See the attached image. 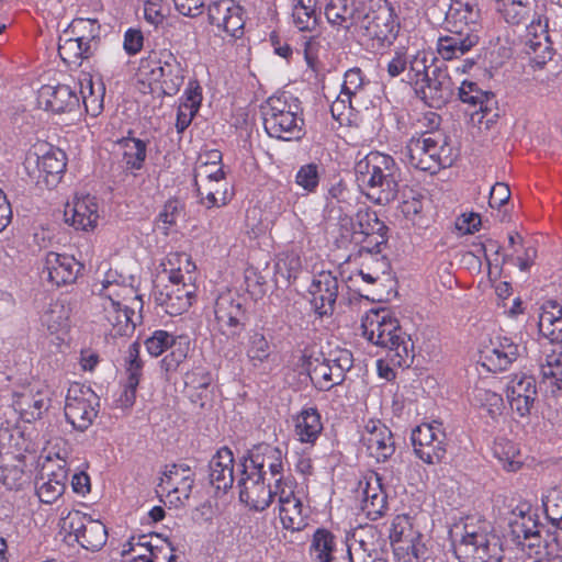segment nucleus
Segmentation results:
<instances>
[{
  "mask_svg": "<svg viewBox=\"0 0 562 562\" xmlns=\"http://www.w3.org/2000/svg\"><path fill=\"white\" fill-rule=\"evenodd\" d=\"M49 402L48 392L40 382L29 383L13 392L12 405L27 423L41 418L48 409Z\"/></svg>",
  "mask_w": 562,
  "mask_h": 562,
  "instance_id": "4be33fe9",
  "label": "nucleus"
},
{
  "mask_svg": "<svg viewBox=\"0 0 562 562\" xmlns=\"http://www.w3.org/2000/svg\"><path fill=\"white\" fill-rule=\"evenodd\" d=\"M496 11L502 15L506 23L519 25L525 23L531 13L530 1L515 2L496 7Z\"/></svg>",
  "mask_w": 562,
  "mask_h": 562,
  "instance_id": "338daca9",
  "label": "nucleus"
},
{
  "mask_svg": "<svg viewBox=\"0 0 562 562\" xmlns=\"http://www.w3.org/2000/svg\"><path fill=\"white\" fill-rule=\"evenodd\" d=\"M25 457L0 463V482L9 490H19L26 482Z\"/></svg>",
  "mask_w": 562,
  "mask_h": 562,
  "instance_id": "8fccbe9b",
  "label": "nucleus"
},
{
  "mask_svg": "<svg viewBox=\"0 0 562 562\" xmlns=\"http://www.w3.org/2000/svg\"><path fill=\"white\" fill-rule=\"evenodd\" d=\"M323 430V423L316 407H307L295 418V436L301 442L314 445Z\"/></svg>",
  "mask_w": 562,
  "mask_h": 562,
  "instance_id": "ea45409f",
  "label": "nucleus"
},
{
  "mask_svg": "<svg viewBox=\"0 0 562 562\" xmlns=\"http://www.w3.org/2000/svg\"><path fill=\"white\" fill-rule=\"evenodd\" d=\"M64 218L76 231L94 229L99 220V206L95 198L89 194L75 196L72 202L66 204Z\"/></svg>",
  "mask_w": 562,
  "mask_h": 562,
  "instance_id": "c756f323",
  "label": "nucleus"
},
{
  "mask_svg": "<svg viewBox=\"0 0 562 562\" xmlns=\"http://www.w3.org/2000/svg\"><path fill=\"white\" fill-rule=\"evenodd\" d=\"M542 505L548 520L562 530V490H551L542 498Z\"/></svg>",
  "mask_w": 562,
  "mask_h": 562,
  "instance_id": "774afa93",
  "label": "nucleus"
},
{
  "mask_svg": "<svg viewBox=\"0 0 562 562\" xmlns=\"http://www.w3.org/2000/svg\"><path fill=\"white\" fill-rule=\"evenodd\" d=\"M68 454L66 447L59 449L55 453L56 464H53L54 458L52 452H48L46 457L47 464L43 467L48 472L46 474L42 473L35 482L36 495L42 503L53 504L64 494L69 472Z\"/></svg>",
  "mask_w": 562,
  "mask_h": 562,
  "instance_id": "f8f14e48",
  "label": "nucleus"
},
{
  "mask_svg": "<svg viewBox=\"0 0 562 562\" xmlns=\"http://www.w3.org/2000/svg\"><path fill=\"white\" fill-rule=\"evenodd\" d=\"M459 98L463 103L475 108L471 113V120L488 128L498 117L497 100L492 91L483 90L477 83L463 81L459 87Z\"/></svg>",
  "mask_w": 562,
  "mask_h": 562,
  "instance_id": "2eb2a0df",
  "label": "nucleus"
},
{
  "mask_svg": "<svg viewBox=\"0 0 562 562\" xmlns=\"http://www.w3.org/2000/svg\"><path fill=\"white\" fill-rule=\"evenodd\" d=\"M68 35L69 33L65 32L59 37L58 54L67 66L78 67L83 59L92 56L95 49L86 45V42L80 41L78 37Z\"/></svg>",
  "mask_w": 562,
  "mask_h": 562,
  "instance_id": "a19ab883",
  "label": "nucleus"
},
{
  "mask_svg": "<svg viewBox=\"0 0 562 562\" xmlns=\"http://www.w3.org/2000/svg\"><path fill=\"white\" fill-rule=\"evenodd\" d=\"M525 50L535 67L542 68L554 55L549 35V18L532 19L526 30Z\"/></svg>",
  "mask_w": 562,
  "mask_h": 562,
  "instance_id": "a211bd4d",
  "label": "nucleus"
},
{
  "mask_svg": "<svg viewBox=\"0 0 562 562\" xmlns=\"http://www.w3.org/2000/svg\"><path fill=\"white\" fill-rule=\"evenodd\" d=\"M414 452L427 464L440 463L447 453V435L440 422L417 426L411 436Z\"/></svg>",
  "mask_w": 562,
  "mask_h": 562,
  "instance_id": "ddd939ff",
  "label": "nucleus"
},
{
  "mask_svg": "<svg viewBox=\"0 0 562 562\" xmlns=\"http://www.w3.org/2000/svg\"><path fill=\"white\" fill-rule=\"evenodd\" d=\"M415 90L430 108H440L453 95L454 85L447 70L435 67Z\"/></svg>",
  "mask_w": 562,
  "mask_h": 562,
  "instance_id": "c85d7f7f",
  "label": "nucleus"
},
{
  "mask_svg": "<svg viewBox=\"0 0 562 562\" xmlns=\"http://www.w3.org/2000/svg\"><path fill=\"white\" fill-rule=\"evenodd\" d=\"M209 480L212 486L226 492L234 483V457L231 449L223 447L209 462Z\"/></svg>",
  "mask_w": 562,
  "mask_h": 562,
  "instance_id": "c9c22d12",
  "label": "nucleus"
},
{
  "mask_svg": "<svg viewBox=\"0 0 562 562\" xmlns=\"http://www.w3.org/2000/svg\"><path fill=\"white\" fill-rule=\"evenodd\" d=\"M479 16L480 11L475 0H453L447 12V22L450 25L477 30Z\"/></svg>",
  "mask_w": 562,
  "mask_h": 562,
  "instance_id": "79ce46f5",
  "label": "nucleus"
},
{
  "mask_svg": "<svg viewBox=\"0 0 562 562\" xmlns=\"http://www.w3.org/2000/svg\"><path fill=\"white\" fill-rule=\"evenodd\" d=\"M400 32V21L389 2L379 4L375 9L362 8V13L356 33L374 48L391 46Z\"/></svg>",
  "mask_w": 562,
  "mask_h": 562,
  "instance_id": "1a4fd4ad",
  "label": "nucleus"
},
{
  "mask_svg": "<svg viewBox=\"0 0 562 562\" xmlns=\"http://www.w3.org/2000/svg\"><path fill=\"white\" fill-rule=\"evenodd\" d=\"M506 391L512 409L520 417L528 416L537 398L536 379L525 372L514 373L509 378Z\"/></svg>",
  "mask_w": 562,
  "mask_h": 562,
  "instance_id": "b1692460",
  "label": "nucleus"
},
{
  "mask_svg": "<svg viewBox=\"0 0 562 562\" xmlns=\"http://www.w3.org/2000/svg\"><path fill=\"white\" fill-rule=\"evenodd\" d=\"M469 400L474 407L485 411L493 420H497L505 408L502 395L492 390L486 380L475 383L469 394Z\"/></svg>",
  "mask_w": 562,
  "mask_h": 562,
  "instance_id": "e433bc0d",
  "label": "nucleus"
},
{
  "mask_svg": "<svg viewBox=\"0 0 562 562\" xmlns=\"http://www.w3.org/2000/svg\"><path fill=\"white\" fill-rule=\"evenodd\" d=\"M363 337L371 344L387 349L390 360L398 367L409 366L413 359L409 337L390 311H370L362 319Z\"/></svg>",
  "mask_w": 562,
  "mask_h": 562,
  "instance_id": "7ed1b4c3",
  "label": "nucleus"
},
{
  "mask_svg": "<svg viewBox=\"0 0 562 562\" xmlns=\"http://www.w3.org/2000/svg\"><path fill=\"white\" fill-rule=\"evenodd\" d=\"M213 329L227 339L236 340L245 331L249 321L246 299L235 291L217 295L214 303Z\"/></svg>",
  "mask_w": 562,
  "mask_h": 562,
  "instance_id": "9d476101",
  "label": "nucleus"
},
{
  "mask_svg": "<svg viewBox=\"0 0 562 562\" xmlns=\"http://www.w3.org/2000/svg\"><path fill=\"white\" fill-rule=\"evenodd\" d=\"M306 366L312 383L321 391H328L342 383L341 380H335V372L321 357H308Z\"/></svg>",
  "mask_w": 562,
  "mask_h": 562,
  "instance_id": "a18cd8bd",
  "label": "nucleus"
},
{
  "mask_svg": "<svg viewBox=\"0 0 562 562\" xmlns=\"http://www.w3.org/2000/svg\"><path fill=\"white\" fill-rule=\"evenodd\" d=\"M381 280V271H368V261L363 262L357 272L352 273L346 280L347 286L357 292L361 297L369 299L364 292L368 285H374Z\"/></svg>",
  "mask_w": 562,
  "mask_h": 562,
  "instance_id": "6e6d98bb",
  "label": "nucleus"
},
{
  "mask_svg": "<svg viewBox=\"0 0 562 562\" xmlns=\"http://www.w3.org/2000/svg\"><path fill=\"white\" fill-rule=\"evenodd\" d=\"M69 535L88 551H99L108 540V530L103 522L92 519L87 514L79 510L69 513L68 517Z\"/></svg>",
  "mask_w": 562,
  "mask_h": 562,
  "instance_id": "f3484780",
  "label": "nucleus"
},
{
  "mask_svg": "<svg viewBox=\"0 0 562 562\" xmlns=\"http://www.w3.org/2000/svg\"><path fill=\"white\" fill-rule=\"evenodd\" d=\"M193 482L189 465L171 464L164 472L159 488L161 492H166V498L170 505L180 507L190 498Z\"/></svg>",
  "mask_w": 562,
  "mask_h": 562,
  "instance_id": "412c9836",
  "label": "nucleus"
},
{
  "mask_svg": "<svg viewBox=\"0 0 562 562\" xmlns=\"http://www.w3.org/2000/svg\"><path fill=\"white\" fill-rule=\"evenodd\" d=\"M406 81L415 86V89L427 79L431 70L427 66L425 53H409Z\"/></svg>",
  "mask_w": 562,
  "mask_h": 562,
  "instance_id": "69168bd1",
  "label": "nucleus"
},
{
  "mask_svg": "<svg viewBox=\"0 0 562 562\" xmlns=\"http://www.w3.org/2000/svg\"><path fill=\"white\" fill-rule=\"evenodd\" d=\"M338 279L330 271L316 273L308 288L311 304L319 316L330 315L334 312L338 297Z\"/></svg>",
  "mask_w": 562,
  "mask_h": 562,
  "instance_id": "393cba45",
  "label": "nucleus"
},
{
  "mask_svg": "<svg viewBox=\"0 0 562 562\" xmlns=\"http://www.w3.org/2000/svg\"><path fill=\"white\" fill-rule=\"evenodd\" d=\"M99 396L88 386L75 383L66 395L65 417L77 430L85 431L98 416Z\"/></svg>",
  "mask_w": 562,
  "mask_h": 562,
  "instance_id": "9b49d317",
  "label": "nucleus"
},
{
  "mask_svg": "<svg viewBox=\"0 0 562 562\" xmlns=\"http://www.w3.org/2000/svg\"><path fill=\"white\" fill-rule=\"evenodd\" d=\"M38 103L54 113L71 112L79 108L80 97L67 85H45L38 91Z\"/></svg>",
  "mask_w": 562,
  "mask_h": 562,
  "instance_id": "7c9ffc66",
  "label": "nucleus"
},
{
  "mask_svg": "<svg viewBox=\"0 0 562 562\" xmlns=\"http://www.w3.org/2000/svg\"><path fill=\"white\" fill-rule=\"evenodd\" d=\"M292 21L300 31L314 30L318 21L316 0H292Z\"/></svg>",
  "mask_w": 562,
  "mask_h": 562,
  "instance_id": "de8ad7c7",
  "label": "nucleus"
},
{
  "mask_svg": "<svg viewBox=\"0 0 562 562\" xmlns=\"http://www.w3.org/2000/svg\"><path fill=\"white\" fill-rule=\"evenodd\" d=\"M361 445L376 462L387 461L395 452L392 431L380 420H369L361 431Z\"/></svg>",
  "mask_w": 562,
  "mask_h": 562,
  "instance_id": "5701e85b",
  "label": "nucleus"
},
{
  "mask_svg": "<svg viewBox=\"0 0 562 562\" xmlns=\"http://www.w3.org/2000/svg\"><path fill=\"white\" fill-rule=\"evenodd\" d=\"M402 156L407 166L431 175L450 167L456 157L447 138L441 133L435 132H422L412 136Z\"/></svg>",
  "mask_w": 562,
  "mask_h": 562,
  "instance_id": "39448f33",
  "label": "nucleus"
},
{
  "mask_svg": "<svg viewBox=\"0 0 562 562\" xmlns=\"http://www.w3.org/2000/svg\"><path fill=\"white\" fill-rule=\"evenodd\" d=\"M81 265L69 255L50 251L45 257L44 271L47 280L57 285L72 283L80 271Z\"/></svg>",
  "mask_w": 562,
  "mask_h": 562,
  "instance_id": "72a5a7b5",
  "label": "nucleus"
},
{
  "mask_svg": "<svg viewBox=\"0 0 562 562\" xmlns=\"http://www.w3.org/2000/svg\"><path fill=\"white\" fill-rule=\"evenodd\" d=\"M493 453L506 471L515 472L522 464L520 453L512 441L505 439L497 440L494 443Z\"/></svg>",
  "mask_w": 562,
  "mask_h": 562,
  "instance_id": "603ef678",
  "label": "nucleus"
},
{
  "mask_svg": "<svg viewBox=\"0 0 562 562\" xmlns=\"http://www.w3.org/2000/svg\"><path fill=\"white\" fill-rule=\"evenodd\" d=\"M283 452L280 448L269 443H260L249 450V471L258 472L266 477L269 472V481L274 483V487L282 482H286L289 476H284Z\"/></svg>",
  "mask_w": 562,
  "mask_h": 562,
  "instance_id": "aec40b11",
  "label": "nucleus"
},
{
  "mask_svg": "<svg viewBox=\"0 0 562 562\" xmlns=\"http://www.w3.org/2000/svg\"><path fill=\"white\" fill-rule=\"evenodd\" d=\"M274 495L283 528L291 531L302 530L306 526V513L296 482L289 476L286 482L274 487Z\"/></svg>",
  "mask_w": 562,
  "mask_h": 562,
  "instance_id": "4468645a",
  "label": "nucleus"
},
{
  "mask_svg": "<svg viewBox=\"0 0 562 562\" xmlns=\"http://www.w3.org/2000/svg\"><path fill=\"white\" fill-rule=\"evenodd\" d=\"M70 313L71 310L64 300H56L43 312L41 322L52 334H55L68 328Z\"/></svg>",
  "mask_w": 562,
  "mask_h": 562,
  "instance_id": "c03bdc74",
  "label": "nucleus"
},
{
  "mask_svg": "<svg viewBox=\"0 0 562 562\" xmlns=\"http://www.w3.org/2000/svg\"><path fill=\"white\" fill-rule=\"evenodd\" d=\"M539 333L550 342L562 341V305L548 301L542 305L538 322Z\"/></svg>",
  "mask_w": 562,
  "mask_h": 562,
  "instance_id": "4c0bfd02",
  "label": "nucleus"
},
{
  "mask_svg": "<svg viewBox=\"0 0 562 562\" xmlns=\"http://www.w3.org/2000/svg\"><path fill=\"white\" fill-rule=\"evenodd\" d=\"M182 260L186 261V268L188 272H190V268H195L187 254L179 252L169 254L166 257V260L161 263V266L164 267V272L168 273V279L171 282L172 286H176V289L183 288V285L184 289H187V284L184 283V276L181 272V268H176V265H180Z\"/></svg>",
  "mask_w": 562,
  "mask_h": 562,
  "instance_id": "4d7b16f0",
  "label": "nucleus"
},
{
  "mask_svg": "<svg viewBox=\"0 0 562 562\" xmlns=\"http://www.w3.org/2000/svg\"><path fill=\"white\" fill-rule=\"evenodd\" d=\"M24 168L29 177L48 189L56 187L67 166V156L60 148L37 143L26 153Z\"/></svg>",
  "mask_w": 562,
  "mask_h": 562,
  "instance_id": "6e6552de",
  "label": "nucleus"
},
{
  "mask_svg": "<svg viewBox=\"0 0 562 562\" xmlns=\"http://www.w3.org/2000/svg\"><path fill=\"white\" fill-rule=\"evenodd\" d=\"M510 528L517 544L524 550L528 549L529 555L539 554L541 547L549 548L541 535L542 526L531 510H520L519 515L510 522Z\"/></svg>",
  "mask_w": 562,
  "mask_h": 562,
  "instance_id": "a878e982",
  "label": "nucleus"
},
{
  "mask_svg": "<svg viewBox=\"0 0 562 562\" xmlns=\"http://www.w3.org/2000/svg\"><path fill=\"white\" fill-rule=\"evenodd\" d=\"M480 42V35L474 27L451 25L450 34L440 36L437 52L445 60L460 58L469 53Z\"/></svg>",
  "mask_w": 562,
  "mask_h": 562,
  "instance_id": "bb28decb",
  "label": "nucleus"
},
{
  "mask_svg": "<svg viewBox=\"0 0 562 562\" xmlns=\"http://www.w3.org/2000/svg\"><path fill=\"white\" fill-rule=\"evenodd\" d=\"M335 547V537L325 529H318L313 537L311 554L318 562H330Z\"/></svg>",
  "mask_w": 562,
  "mask_h": 562,
  "instance_id": "13d9d810",
  "label": "nucleus"
},
{
  "mask_svg": "<svg viewBox=\"0 0 562 562\" xmlns=\"http://www.w3.org/2000/svg\"><path fill=\"white\" fill-rule=\"evenodd\" d=\"M387 226L380 221L376 212L366 209H360L356 214L355 236H371L373 237L374 245H384L387 241Z\"/></svg>",
  "mask_w": 562,
  "mask_h": 562,
  "instance_id": "58836bf2",
  "label": "nucleus"
},
{
  "mask_svg": "<svg viewBox=\"0 0 562 562\" xmlns=\"http://www.w3.org/2000/svg\"><path fill=\"white\" fill-rule=\"evenodd\" d=\"M330 369L335 372V380H341L344 382L346 373L353 366L352 353L342 348H335L329 350L327 355L321 353L319 356Z\"/></svg>",
  "mask_w": 562,
  "mask_h": 562,
  "instance_id": "5fc2aeb1",
  "label": "nucleus"
},
{
  "mask_svg": "<svg viewBox=\"0 0 562 562\" xmlns=\"http://www.w3.org/2000/svg\"><path fill=\"white\" fill-rule=\"evenodd\" d=\"M243 476L238 481L239 499L250 509L262 512L274 501V483L258 472L249 471L248 464H244Z\"/></svg>",
  "mask_w": 562,
  "mask_h": 562,
  "instance_id": "dca6fc26",
  "label": "nucleus"
},
{
  "mask_svg": "<svg viewBox=\"0 0 562 562\" xmlns=\"http://www.w3.org/2000/svg\"><path fill=\"white\" fill-rule=\"evenodd\" d=\"M134 281L133 276L113 269H109L101 281L99 323L112 337L131 336L140 319L135 307H142L143 302L136 294Z\"/></svg>",
  "mask_w": 562,
  "mask_h": 562,
  "instance_id": "f257e3e1",
  "label": "nucleus"
},
{
  "mask_svg": "<svg viewBox=\"0 0 562 562\" xmlns=\"http://www.w3.org/2000/svg\"><path fill=\"white\" fill-rule=\"evenodd\" d=\"M209 22L231 37L244 33V9L235 0H211L207 5Z\"/></svg>",
  "mask_w": 562,
  "mask_h": 562,
  "instance_id": "6ab92c4d",
  "label": "nucleus"
},
{
  "mask_svg": "<svg viewBox=\"0 0 562 562\" xmlns=\"http://www.w3.org/2000/svg\"><path fill=\"white\" fill-rule=\"evenodd\" d=\"M126 170H140L147 156V144L135 137H123L117 142Z\"/></svg>",
  "mask_w": 562,
  "mask_h": 562,
  "instance_id": "37998d69",
  "label": "nucleus"
},
{
  "mask_svg": "<svg viewBox=\"0 0 562 562\" xmlns=\"http://www.w3.org/2000/svg\"><path fill=\"white\" fill-rule=\"evenodd\" d=\"M139 74L150 87L155 86L169 97L179 92L186 78V69L181 61L167 48L149 52L140 60Z\"/></svg>",
  "mask_w": 562,
  "mask_h": 562,
  "instance_id": "0eeeda50",
  "label": "nucleus"
},
{
  "mask_svg": "<svg viewBox=\"0 0 562 562\" xmlns=\"http://www.w3.org/2000/svg\"><path fill=\"white\" fill-rule=\"evenodd\" d=\"M395 558L400 562H426L429 559V552L423 541V535L419 538H409L395 543L393 547Z\"/></svg>",
  "mask_w": 562,
  "mask_h": 562,
  "instance_id": "49530a36",
  "label": "nucleus"
},
{
  "mask_svg": "<svg viewBox=\"0 0 562 562\" xmlns=\"http://www.w3.org/2000/svg\"><path fill=\"white\" fill-rule=\"evenodd\" d=\"M207 188L203 189L201 187L202 194L196 191L201 204L205 205L207 209L218 207L227 204V202L231 200V195L227 191V183L223 180L218 182V184L216 182H207Z\"/></svg>",
  "mask_w": 562,
  "mask_h": 562,
  "instance_id": "680f3d73",
  "label": "nucleus"
},
{
  "mask_svg": "<svg viewBox=\"0 0 562 562\" xmlns=\"http://www.w3.org/2000/svg\"><path fill=\"white\" fill-rule=\"evenodd\" d=\"M420 532L414 528L412 518L408 515H397L391 525L390 540L392 547L395 543H402L409 538H419Z\"/></svg>",
  "mask_w": 562,
  "mask_h": 562,
  "instance_id": "0e129e2a",
  "label": "nucleus"
},
{
  "mask_svg": "<svg viewBox=\"0 0 562 562\" xmlns=\"http://www.w3.org/2000/svg\"><path fill=\"white\" fill-rule=\"evenodd\" d=\"M24 439L16 429L0 427V463L14 461L23 454Z\"/></svg>",
  "mask_w": 562,
  "mask_h": 562,
  "instance_id": "09e8293b",
  "label": "nucleus"
},
{
  "mask_svg": "<svg viewBox=\"0 0 562 562\" xmlns=\"http://www.w3.org/2000/svg\"><path fill=\"white\" fill-rule=\"evenodd\" d=\"M186 203L179 198L168 199L156 217V224H162L160 228L165 235L169 234L172 226L177 225L179 217L184 215Z\"/></svg>",
  "mask_w": 562,
  "mask_h": 562,
  "instance_id": "864d4df0",
  "label": "nucleus"
},
{
  "mask_svg": "<svg viewBox=\"0 0 562 562\" xmlns=\"http://www.w3.org/2000/svg\"><path fill=\"white\" fill-rule=\"evenodd\" d=\"M380 536L370 528L355 532L347 542L349 562H386L379 549Z\"/></svg>",
  "mask_w": 562,
  "mask_h": 562,
  "instance_id": "2f4dec72",
  "label": "nucleus"
},
{
  "mask_svg": "<svg viewBox=\"0 0 562 562\" xmlns=\"http://www.w3.org/2000/svg\"><path fill=\"white\" fill-rule=\"evenodd\" d=\"M453 542L471 562H501L503 549L491 524L479 517H467L464 522L450 530Z\"/></svg>",
  "mask_w": 562,
  "mask_h": 562,
  "instance_id": "20e7f679",
  "label": "nucleus"
},
{
  "mask_svg": "<svg viewBox=\"0 0 562 562\" xmlns=\"http://www.w3.org/2000/svg\"><path fill=\"white\" fill-rule=\"evenodd\" d=\"M169 315H180L191 306V291L183 288L170 289L158 299Z\"/></svg>",
  "mask_w": 562,
  "mask_h": 562,
  "instance_id": "3c124183",
  "label": "nucleus"
},
{
  "mask_svg": "<svg viewBox=\"0 0 562 562\" xmlns=\"http://www.w3.org/2000/svg\"><path fill=\"white\" fill-rule=\"evenodd\" d=\"M539 387L551 396L562 392V352H546L538 360Z\"/></svg>",
  "mask_w": 562,
  "mask_h": 562,
  "instance_id": "f704fd0d",
  "label": "nucleus"
},
{
  "mask_svg": "<svg viewBox=\"0 0 562 562\" xmlns=\"http://www.w3.org/2000/svg\"><path fill=\"white\" fill-rule=\"evenodd\" d=\"M263 127L270 137L299 140L304 136V119L297 98L282 93L270 97L261 106Z\"/></svg>",
  "mask_w": 562,
  "mask_h": 562,
  "instance_id": "423d86ee",
  "label": "nucleus"
},
{
  "mask_svg": "<svg viewBox=\"0 0 562 562\" xmlns=\"http://www.w3.org/2000/svg\"><path fill=\"white\" fill-rule=\"evenodd\" d=\"M355 175L360 190L374 203L385 205L396 199L401 171L392 156L371 151L356 161Z\"/></svg>",
  "mask_w": 562,
  "mask_h": 562,
  "instance_id": "f03ea898",
  "label": "nucleus"
},
{
  "mask_svg": "<svg viewBox=\"0 0 562 562\" xmlns=\"http://www.w3.org/2000/svg\"><path fill=\"white\" fill-rule=\"evenodd\" d=\"M70 33L80 41L86 42V45L97 49L100 35V24L97 20L76 19L70 24Z\"/></svg>",
  "mask_w": 562,
  "mask_h": 562,
  "instance_id": "bf43d9fd",
  "label": "nucleus"
},
{
  "mask_svg": "<svg viewBox=\"0 0 562 562\" xmlns=\"http://www.w3.org/2000/svg\"><path fill=\"white\" fill-rule=\"evenodd\" d=\"M520 356L519 346L512 338L497 336L481 351L482 364L488 371L507 370Z\"/></svg>",
  "mask_w": 562,
  "mask_h": 562,
  "instance_id": "cd10ccee",
  "label": "nucleus"
},
{
  "mask_svg": "<svg viewBox=\"0 0 562 562\" xmlns=\"http://www.w3.org/2000/svg\"><path fill=\"white\" fill-rule=\"evenodd\" d=\"M367 85H369V81L366 80L361 69L355 67L345 72L340 92L346 93L348 97L356 100L357 104H360Z\"/></svg>",
  "mask_w": 562,
  "mask_h": 562,
  "instance_id": "052dcab7",
  "label": "nucleus"
},
{
  "mask_svg": "<svg viewBox=\"0 0 562 562\" xmlns=\"http://www.w3.org/2000/svg\"><path fill=\"white\" fill-rule=\"evenodd\" d=\"M271 346L266 336L260 331H255L248 340L247 357L256 367L269 360Z\"/></svg>",
  "mask_w": 562,
  "mask_h": 562,
  "instance_id": "e2e57ef3",
  "label": "nucleus"
},
{
  "mask_svg": "<svg viewBox=\"0 0 562 562\" xmlns=\"http://www.w3.org/2000/svg\"><path fill=\"white\" fill-rule=\"evenodd\" d=\"M362 8L357 5L356 0H327L324 14L328 23L338 30L357 31Z\"/></svg>",
  "mask_w": 562,
  "mask_h": 562,
  "instance_id": "473e14b6",
  "label": "nucleus"
}]
</instances>
